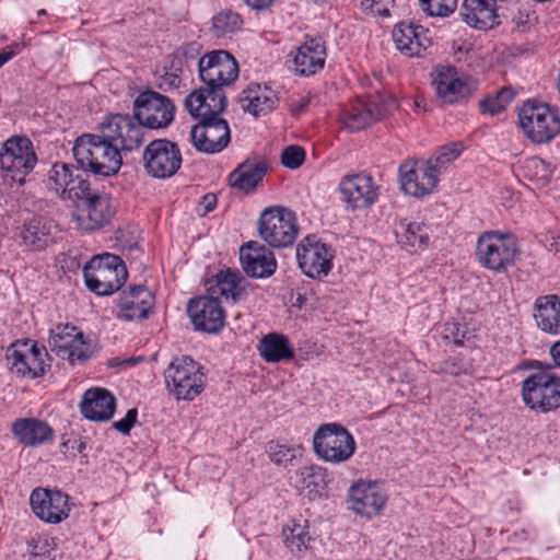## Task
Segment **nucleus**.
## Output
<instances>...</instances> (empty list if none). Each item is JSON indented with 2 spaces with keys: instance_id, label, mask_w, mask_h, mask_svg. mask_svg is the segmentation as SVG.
I'll use <instances>...</instances> for the list:
<instances>
[{
  "instance_id": "50",
  "label": "nucleus",
  "mask_w": 560,
  "mask_h": 560,
  "mask_svg": "<svg viewBox=\"0 0 560 560\" xmlns=\"http://www.w3.org/2000/svg\"><path fill=\"white\" fill-rule=\"evenodd\" d=\"M471 337L472 336L465 324L446 323L443 326L442 338L455 346H464V343L469 341Z\"/></svg>"
},
{
  "instance_id": "39",
  "label": "nucleus",
  "mask_w": 560,
  "mask_h": 560,
  "mask_svg": "<svg viewBox=\"0 0 560 560\" xmlns=\"http://www.w3.org/2000/svg\"><path fill=\"white\" fill-rule=\"evenodd\" d=\"M243 95L244 97H242L241 101H247V104L243 105V108L256 117L273 110L279 101L270 89L267 86L261 89L259 84L248 86L247 90L243 91Z\"/></svg>"
},
{
  "instance_id": "9",
  "label": "nucleus",
  "mask_w": 560,
  "mask_h": 560,
  "mask_svg": "<svg viewBox=\"0 0 560 560\" xmlns=\"http://www.w3.org/2000/svg\"><path fill=\"white\" fill-rule=\"evenodd\" d=\"M72 219L84 231H95L107 224L114 215V209L108 195L86 189L78 199H73Z\"/></svg>"
},
{
  "instance_id": "13",
  "label": "nucleus",
  "mask_w": 560,
  "mask_h": 560,
  "mask_svg": "<svg viewBox=\"0 0 560 560\" xmlns=\"http://www.w3.org/2000/svg\"><path fill=\"white\" fill-rule=\"evenodd\" d=\"M175 106L172 101L155 91L141 92L133 101V118L142 128L160 129L174 119Z\"/></svg>"
},
{
  "instance_id": "35",
  "label": "nucleus",
  "mask_w": 560,
  "mask_h": 560,
  "mask_svg": "<svg viewBox=\"0 0 560 560\" xmlns=\"http://www.w3.org/2000/svg\"><path fill=\"white\" fill-rule=\"evenodd\" d=\"M11 430L21 444L35 446L52 439V429L44 421L36 418L16 419Z\"/></svg>"
},
{
  "instance_id": "3",
  "label": "nucleus",
  "mask_w": 560,
  "mask_h": 560,
  "mask_svg": "<svg viewBox=\"0 0 560 560\" xmlns=\"http://www.w3.org/2000/svg\"><path fill=\"white\" fill-rule=\"evenodd\" d=\"M83 275L89 290L97 295H109L121 288L128 272L120 257L106 253L93 257Z\"/></svg>"
},
{
  "instance_id": "18",
  "label": "nucleus",
  "mask_w": 560,
  "mask_h": 560,
  "mask_svg": "<svg viewBox=\"0 0 560 560\" xmlns=\"http://www.w3.org/2000/svg\"><path fill=\"white\" fill-rule=\"evenodd\" d=\"M339 190L347 207L353 211L370 208L378 196V186L365 173L343 176Z\"/></svg>"
},
{
  "instance_id": "43",
  "label": "nucleus",
  "mask_w": 560,
  "mask_h": 560,
  "mask_svg": "<svg viewBox=\"0 0 560 560\" xmlns=\"http://www.w3.org/2000/svg\"><path fill=\"white\" fill-rule=\"evenodd\" d=\"M200 44L197 42L187 43L180 47H178L171 56H170V70L176 71H185V69H189L191 65L195 62L198 63L199 55H200Z\"/></svg>"
},
{
  "instance_id": "33",
  "label": "nucleus",
  "mask_w": 560,
  "mask_h": 560,
  "mask_svg": "<svg viewBox=\"0 0 560 560\" xmlns=\"http://www.w3.org/2000/svg\"><path fill=\"white\" fill-rule=\"evenodd\" d=\"M326 48L319 37H306V40L298 48L294 57L295 71L301 75H312L324 68Z\"/></svg>"
},
{
  "instance_id": "51",
  "label": "nucleus",
  "mask_w": 560,
  "mask_h": 560,
  "mask_svg": "<svg viewBox=\"0 0 560 560\" xmlns=\"http://www.w3.org/2000/svg\"><path fill=\"white\" fill-rule=\"evenodd\" d=\"M266 452L272 463L279 466H287L295 458V451L284 444L270 441L267 443Z\"/></svg>"
},
{
  "instance_id": "30",
  "label": "nucleus",
  "mask_w": 560,
  "mask_h": 560,
  "mask_svg": "<svg viewBox=\"0 0 560 560\" xmlns=\"http://www.w3.org/2000/svg\"><path fill=\"white\" fill-rule=\"evenodd\" d=\"M119 317L126 320L144 319L153 306V295L143 285L131 287L118 300Z\"/></svg>"
},
{
  "instance_id": "31",
  "label": "nucleus",
  "mask_w": 560,
  "mask_h": 560,
  "mask_svg": "<svg viewBox=\"0 0 560 560\" xmlns=\"http://www.w3.org/2000/svg\"><path fill=\"white\" fill-rule=\"evenodd\" d=\"M116 408L115 397L105 388L88 389L80 404L84 418L93 421L109 420Z\"/></svg>"
},
{
  "instance_id": "19",
  "label": "nucleus",
  "mask_w": 560,
  "mask_h": 560,
  "mask_svg": "<svg viewBox=\"0 0 560 560\" xmlns=\"http://www.w3.org/2000/svg\"><path fill=\"white\" fill-rule=\"evenodd\" d=\"M401 189L412 197L430 195L439 179L424 160L406 161L399 166Z\"/></svg>"
},
{
  "instance_id": "6",
  "label": "nucleus",
  "mask_w": 560,
  "mask_h": 560,
  "mask_svg": "<svg viewBox=\"0 0 560 560\" xmlns=\"http://www.w3.org/2000/svg\"><path fill=\"white\" fill-rule=\"evenodd\" d=\"M191 358L175 359L164 372L166 386L176 399L192 400L201 394L206 376Z\"/></svg>"
},
{
  "instance_id": "11",
  "label": "nucleus",
  "mask_w": 560,
  "mask_h": 560,
  "mask_svg": "<svg viewBox=\"0 0 560 560\" xmlns=\"http://www.w3.org/2000/svg\"><path fill=\"white\" fill-rule=\"evenodd\" d=\"M258 232L260 237L272 247L290 246L298 235L296 218L285 208H268L260 214Z\"/></svg>"
},
{
  "instance_id": "58",
  "label": "nucleus",
  "mask_w": 560,
  "mask_h": 560,
  "mask_svg": "<svg viewBox=\"0 0 560 560\" xmlns=\"http://www.w3.org/2000/svg\"><path fill=\"white\" fill-rule=\"evenodd\" d=\"M217 196L214 194H206L199 202V211L202 210V215H206L215 208Z\"/></svg>"
},
{
  "instance_id": "37",
  "label": "nucleus",
  "mask_w": 560,
  "mask_h": 560,
  "mask_svg": "<svg viewBox=\"0 0 560 560\" xmlns=\"http://www.w3.org/2000/svg\"><path fill=\"white\" fill-rule=\"evenodd\" d=\"M460 15L469 26L479 30L491 28L497 18L493 4L486 0H464Z\"/></svg>"
},
{
  "instance_id": "23",
  "label": "nucleus",
  "mask_w": 560,
  "mask_h": 560,
  "mask_svg": "<svg viewBox=\"0 0 560 560\" xmlns=\"http://www.w3.org/2000/svg\"><path fill=\"white\" fill-rule=\"evenodd\" d=\"M438 98L445 104H453L469 97L475 86L465 78H460L457 69L452 66L439 67L432 81Z\"/></svg>"
},
{
  "instance_id": "60",
  "label": "nucleus",
  "mask_w": 560,
  "mask_h": 560,
  "mask_svg": "<svg viewBox=\"0 0 560 560\" xmlns=\"http://www.w3.org/2000/svg\"><path fill=\"white\" fill-rule=\"evenodd\" d=\"M550 355L556 366L560 368V340L550 347Z\"/></svg>"
},
{
  "instance_id": "42",
  "label": "nucleus",
  "mask_w": 560,
  "mask_h": 560,
  "mask_svg": "<svg viewBox=\"0 0 560 560\" xmlns=\"http://www.w3.org/2000/svg\"><path fill=\"white\" fill-rule=\"evenodd\" d=\"M77 327L69 324H58L50 329L48 338V347L56 355L65 359L67 351L71 348V343L78 337Z\"/></svg>"
},
{
  "instance_id": "44",
  "label": "nucleus",
  "mask_w": 560,
  "mask_h": 560,
  "mask_svg": "<svg viewBox=\"0 0 560 560\" xmlns=\"http://www.w3.org/2000/svg\"><path fill=\"white\" fill-rule=\"evenodd\" d=\"M463 151V144L460 142H453L446 145H442L433 158L424 160L430 165L431 171L435 173L436 178L446 166L456 160Z\"/></svg>"
},
{
  "instance_id": "27",
  "label": "nucleus",
  "mask_w": 560,
  "mask_h": 560,
  "mask_svg": "<svg viewBox=\"0 0 560 560\" xmlns=\"http://www.w3.org/2000/svg\"><path fill=\"white\" fill-rule=\"evenodd\" d=\"M350 509L357 514L372 517L377 515L387 502L383 490L371 483H359L350 488Z\"/></svg>"
},
{
  "instance_id": "14",
  "label": "nucleus",
  "mask_w": 560,
  "mask_h": 560,
  "mask_svg": "<svg viewBox=\"0 0 560 560\" xmlns=\"http://www.w3.org/2000/svg\"><path fill=\"white\" fill-rule=\"evenodd\" d=\"M199 78L203 85L222 89L238 77L236 59L225 50H213L198 60Z\"/></svg>"
},
{
  "instance_id": "16",
  "label": "nucleus",
  "mask_w": 560,
  "mask_h": 560,
  "mask_svg": "<svg viewBox=\"0 0 560 560\" xmlns=\"http://www.w3.org/2000/svg\"><path fill=\"white\" fill-rule=\"evenodd\" d=\"M190 140L192 147L199 152L219 153L231 141L228 121L223 118L199 120L190 129Z\"/></svg>"
},
{
  "instance_id": "4",
  "label": "nucleus",
  "mask_w": 560,
  "mask_h": 560,
  "mask_svg": "<svg viewBox=\"0 0 560 560\" xmlns=\"http://www.w3.org/2000/svg\"><path fill=\"white\" fill-rule=\"evenodd\" d=\"M520 255L516 240L504 233L489 231L482 233L476 244L478 261L487 269L502 272L515 264Z\"/></svg>"
},
{
  "instance_id": "12",
  "label": "nucleus",
  "mask_w": 560,
  "mask_h": 560,
  "mask_svg": "<svg viewBox=\"0 0 560 560\" xmlns=\"http://www.w3.org/2000/svg\"><path fill=\"white\" fill-rule=\"evenodd\" d=\"M142 162L149 176L166 179L178 172L183 156L177 143L168 139H155L144 148Z\"/></svg>"
},
{
  "instance_id": "24",
  "label": "nucleus",
  "mask_w": 560,
  "mask_h": 560,
  "mask_svg": "<svg viewBox=\"0 0 560 560\" xmlns=\"http://www.w3.org/2000/svg\"><path fill=\"white\" fill-rule=\"evenodd\" d=\"M240 260L245 273L252 278H268L277 268L275 255L255 241L241 247Z\"/></svg>"
},
{
  "instance_id": "45",
  "label": "nucleus",
  "mask_w": 560,
  "mask_h": 560,
  "mask_svg": "<svg viewBox=\"0 0 560 560\" xmlns=\"http://www.w3.org/2000/svg\"><path fill=\"white\" fill-rule=\"evenodd\" d=\"M241 15L231 10H223L212 18V31L215 37H225L241 30Z\"/></svg>"
},
{
  "instance_id": "2",
  "label": "nucleus",
  "mask_w": 560,
  "mask_h": 560,
  "mask_svg": "<svg viewBox=\"0 0 560 560\" xmlns=\"http://www.w3.org/2000/svg\"><path fill=\"white\" fill-rule=\"evenodd\" d=\"M37 156L32 141L26 137L14 136L5 140L0 152V170L5 184L23 185L33 171Z\"/></svg>"
},
{
  "instance_id": "26",
  "label": "nucleus",
  "mask_w": 560,
  "mask_h": 560,
  "mask_svg": "<svg viewBox=\"0 0 560 560\" xmlns=\"http://www.w3.org/2000/svg\"><path fill=\"white\" fill-rule=\"evenodd\" d=\"M56 228L57 225L47 218L32 217L19 229L21 244L30 250H43L54 243Z\"/></svg>"
},
{
  "instance_id": "47",
  "label": "nucleus",
  "mask_w": 560,
  "mask_h": 560,
  "mask_svg": "<svg viewBox=\"0 0 560 560\" xmlns=\"http://www.w3.org/2000/svg\"><path fill=\"white\" fill-rule=\"evenodd\" d=\"M30 560H55L50 557L51 551L57 548L55 538L43 536L33 537L27 541Z\"/></svg>"
},
{
  "instance_id": "32",
  "label": "nucleus",
  "mask_w": 560,
  "mask_h": 560,
  "mask_svg": "<svg viewBox=\"0 0 560 560\" xmlns=\"http://www.w3.org/2000/svg\"><path fill=\"white\" fill-rule=\"evenodd\" d=\"M385 107L376 100L358 102L341 113L340 120L350 131H359L381 119Z\"/></svg>"
},
{
  "instance_id": "54",
  "label": "nucleus",
  "mask_w": 560,
  "mask_h": 560,
  "mask_svg": "<svg viewBox=\"0 0 560 560\" xmlns=\"http://www.w3.org/2000/svg\"><path fill=\"white\" fill-rule=\"evenodd\" d=\"M470 368L471 365L464 359L451 358L440 364L438 372L452 376H459L462 374L468 373Z\"/></svg>"
},
{
  "instance_id": "59",
  "label": "nucleus",
  "mask_w": 560,
  "mask_h": 560,
  "mask_svg": "<svg viewBox=\"0 0 560 560\" xmlns=\"http://www.w3.org/2000/svg\"><path fill=\"white\" fill-rule=\"evenodd\" d=\"M249 8L254 10H264L270 7L273 0H243Z\"/></svg>"
},
{
  "instance_id": "17",
  "label": "nucleus",
  "mask_w": 560,
  "mask_h": 560,
  "mask_svg": "<svg viewBox=\"0 0 560 560\" xmlns=\"http://www.w3.org/2000/svg\"><path fill=\"white\" fill-rule=\"evenodd\" d=\"M34 514L48 524H59L69 516V495L60 490L36 488L30 497Z\"/></svg>"
},
{
  "instance_id": "1",
  "label": "nucleus",
  "mask_w": 560,
  "mask_h": 560,
  "mask_svg": "<svg viewBox=\"0 0 560 560\" xmlns=\"http://www.w3.org/2000/svg\"><path fill=\"white\" fill-rule=\"evenodd\" d=\"M72 151L81 170L95 176H113L122 164L120 151L101 132L80 136Z\"/></svg>"
},
{
  "instance_id": "8",
  "label": "nucleus",
  "mask_w": 560,
  "mask_h": 560,
  "mask_svg": "<svg viewBox=\"0 0 560 560\" xmlns=\"http://www.w3.org/2000/svg\"><path fill=\"white\" fill-rule=\"evenodd\" d=\"M520 126L535 143H545L560 131L558 113L547 104L528 101L518 113Z\"/></svg>"
},
{
  "instance_id": "34",
  "label": "nucleus",
  "mask_w": 560,
  "mask_h": 560,
  "mask_svg": "<svg viewBox=\"0 0 560 560\" xmlns=\"http://www.w3.org/2000/svg\"><path fill=\"white\" fill-rule=\"evenodd\" d=\"M534 318L538 328L551 335L560 334V296L542 295L534 303Z\"/></svg>"
},
{
  "instance_id": "7",
  "label": "nucleus",
  "mask_w": 560,
  "mask_h": 560,
  "mask_svg": "<svg viewBox=\"0 0 560 560\" xmlns=\"http://www.w3.org/2000/svg\"><path fill=\"white\" fill-rule=\"evenodd\" d=\"M8 364L12 371L28 378L43 376L50 368V357L45 346L31 339L12 342L5 351Z\"/></svg>"
},
{
  "instance_id": "15",
  "label": "nucleus",
  "mask_w": 560,
  "mask_h": 560,
  "mask_svg": "<svg viewBox=\"0 0 560 560\" xmlns=\"http://www.w3.org/2000/svg\"><path fill=\"white\" fill-rule=\"evenodd\" d=\"M98 131L107 138L119 151L138 149L144 139V129L133 115L115 114L103 121Z\"/></svg>"
},
{
  "instance_id": "20",
  "label": "nucleus",
  "mask_w": 560,
  "mask_h": 560,
  "mask_svg": "<svg viewBox=\"0 0 560 560\" xmlns=\"http://www.w3.org/2000/svg\"><path fill=\"white\" fill-rule=\"evenodd\" d=\"M187 314L196 330L215 334L225 323V312L219 300L212 296L191 299L187 305Z\"/></svg>"
},
{
  "instance_id": "36",
  "label": "nucleus",
  "mask_w": 560,
  "mask_h": 560,
  "mask_svg": "<svg viewBox=\"0 0 560 560\" xmlns=\"http://www.w3.org/2000/svg\"><path fill=\"white\" fill-rule=\"evenodd\" d=\"M293 479V485L299 493L305 494L310 500L319 498L326 485L325 470L316 465L299 468Z\"/></svg>"
},
{
  "instance_id": "5",
  "label": "nucleus",
  "mask_w": 560,
  "mask_h": 560,
  "mask_svg": "<svg viewBox=\"0 0 560 560\" xmlns=\"http://www.w3.org/2000/svg\"><path fill=\"white\" fill-rule=\"evenodd\" d=\"M522 398L532 410L549 412L560 408V376L550 369L528 375L522 383Z\"/></svg>"
},
{
  "instance_id": "48",
  "label": "nucleus",
  "mask_w": 560,
  "mask_h": 560,
  "mask_svg": "<svg viewBox=\"0 0 560 560\" xmlns=\"http://www.w3.org/2000/svg\"><path fill=\"white\" fill-rule=\"evenodd\" d=\"M284 544L293 551L307 549L311 537L305 526L294 524L293 527L283 528Z\"/></svg>"
},
{
  "instance_id": "28",
  "label": "nucleus",
  "mask_w": 560,
  "mask_h": 560,
  "mask_svg": "<svg viewBox=\"0 0 560 560\" xmlns=\"http://www.w3.org/2000/svg\"><path fill=\"white\" fill-rule=\"evenodd\" d=\"M428 31L413 23L400 22L395 25L392 37L396 48L408 57H421L430 46V39L425 36Z\"/></svg>"
},
{
  "instance_id": "53",
  "label": "nucleus",
  "mask_w": 560,
  "mask_h": 560,
  "mask_svg": "<svg viewBox=\"0 0 560 560\" xmlns=\"http://www.w3.org/2000/svg\"><path fill=\"white\" fill-rule=\"evenodd\" d=\"M305 160V151L300 145H289L281 153V163L283 166L295 170L300 167Z\"/></svg>"
},
{
  "instance_id": "63",
  "label": "nucleus",
  "mask_w": 560,
  "mask_h": 560,
  "mask_svg": "<svg viewBox=\"0 0 560 560\" xmlns=\"http://www.w3.org/2000/svg\"><path fill=\"white\" fill-rule=\"evenodd\" d=\"M305 303H306L305 295L298 292V296H296L294 305L301 308L305 305Z\"/></svg>"
},
{
  "instance_id": "57",
  "label": "nucleus",
  "mask_w": 560,
  "mask_h": 560,
  "mask_svg": "<svg viewBox=\"0 0 560 560\" xmlns=\"http://www.w3.org/2000/svg\"><path fill=\"white\" fill-rule=\"evenodd\" d=\"M182 74H183V71L175 72L174 70H170V65H168L167 67H165V73L162 77L163 82L161 83V86L167 85L170 89L178 88L182 83V78H180Z\"/></svg>"
},
{
  "instance_id": "22",
  "label": "nucleus",
  "mask_w": 560,
  "mask_h": 560,
  "mask_svg": "<svg viewBox=\"0 0 560 560\" xmlns=\"http://www.w3.org/2000/svg\"><path fill=\"white\" fill-rule=\"evenodd\" d=\"M88 184V179L82 177L78 168L66 163H56L48 172L47 187L66 201L78 199Z\"/></svg>"
},
{
  "instance_id": "52",
  "label": "nucleus",
  "mask_w": 560,
  "mask_h": 560,
  "mask_svg": "<svg viewBox=\"0 0 560 560\" xmlns=\"http://www.w3.org/2000/svg\"><path fill=\"white\" fill-rule=\"evenodd\" d=\"M422 10L431 16H447L457 5V0H420Z\"/></svg>"
},
{
  "instance_id": "49",
  "label": "nucleus",
  "mask_w": 560,
  "mask_h": 560,
  "mask_svg": "<svg viewBox=\"0 0 560 560\" xmlns=\"http://www.w3.org/2000/svg\"><path fill=\"white\" fill-rule=\"evenodd\" d=\"M92 355V348L90 342L84 339L83 332L78 334V337L71 343V348L67 351L65 359L71 364L75 362L83 363Z\"/></svg>"
},
{
  "instance_id": "41",
  "label": "nucleus",
  "mask_w": 560,
  "mask_h": 560,
  "mask_svg": "<svg viewBox=\"0 0 560 560\" xmlns=\"http://www.w3.org/2000/svg\"><path fill=\"white\" fill-rule=\"evenodd\" d=\"M396 232L398 244L408 252L424 249L429 244V234L424 224L419 222H401Z\"/></svg>"
},
{
  "instance_id": "38",
  "label": "nucleus",
  "mask_w": 560,
  "mask_h": 560,
  "mask_svg": "<svg viewBox=\"0 0 560 560\" xmlns=\"http://www.w3.org/2000/svg\"><path fill=\"white\" fill-rule=\"evenodd\" d=\"M258 351L266 362H280L294 358V349L288 337L277 332L264 336L259 341Z\"/></svg>"
},
{
  "instance_id": "64",
  "label": "nucleus",
  "mask_w": 560,
  "mask_h": 560,
  "mask_svg": "<svg viewBox=\"0 0 560 560\" xmlns=\"http://www.w3.org/2000/svg\"><path fill=\"white\" fill-rule=\"evenodd\" d=\"M529 165H532L533 167H536V168H537V167H544V166H545V164H544L542 160L537 159V158L532 159V160L529 161Z\"/></svg>"
},
{
  "instance_id": "61",
  "label": "nucleus",
  "mask_w": 560,
  "mask_h": 560,
  "mask_svg": "<svg viewBox=\"0 0 560 560\" xmlns=\"http://www.w3.org/2000/svg\"><path fill=\"white\" fill-rule=\"evenodd\" d=\"M136 362V359L129 358L126 360H120L119 358H113L108 361V365L110 368H116L119 365H132Z\"/></svg>"
},
{
  "instance_id": "40",
  "label": "nucleus",
  "mask_w": 560,
  "mask_h": 560,
  "mask_svg": "<svg viewBox=\"0 0 560 560\" xmlns=\"http://www.w3.org/2000/svg\"><path fill=\"white\" fill-rule=\"evenodd\" d=\"M214 278L218 289L217 292L221 296H224L226 300L231 299L233 302H237L242 299L247 281L238 270L228 268L218 272ZM210 290L215 293L213 288H210Z\"/></svg>"
},
{
  "instance_id": "55",
  "label": "nucleus",
  "mask_w": 560,
  "mask_h": 560,
  "mask_svg": "<svg viewBox=\"0 0 560 560\" xmlns=\"http://www.w3.org/2000/svg\"><path fill=\"white\" fill-rule=\"evenodd\" d=\"M393 0H362L361 8L363 11L380 16L389 15V4Z\"/></svg>"
},
{
  "instance_id": "46",
  "label": "nucleus",
  "mask_w": 560,
  "mask_h": 560,
  "mask_svg": "<svg viewBox=\"0 0 560 560\" xmlns=\"http://www.w3.org/2000/svg\"><path fill=\"white\" fill-rule=\"evenodd\" d=\"M514 92L510 88L501 89L494 95L485 97L479 102V106L483 113L495 115L505 109L512 102Z\"/></svg>"
},
{
  "instance_id": "62",
  "label": "nucleus",
  "mask_w": 560,
  "mask_h": 560,
  "mask_svg": "<svg viewBox=\"0 0 560 560\" xmlns=\"http://www.w3.org/2000/svg\"><path fill=\"white\" fill-rule=\"evenodd\" d=\"M14 52L10 51H1L0 52V67H2L7 61H9L13 57Z\"/></svg>"
},
{
  "instance_id": "10",
  "label": "nucleus",
  "mask_w": 560,
  "mask_h": 560,
  "mask_svg": "<svg viewBox=\"0 0 560 560\" xmlns=\"http://www.w3.org/2000/svg\"><path fill=\"white\" fill-rule=\"evenodd\" d=\"M315 453L326 462L342 463L355 451V442L349 431L339 423L323 424L313 438Z\"/></svg>"
},
{
  "instance_id": "21",
  "label": "nucleus",
  "mask_w": 560,
  "mask_h": 560,
  "mask_svg": "<svg viewBox=\"0 0 560 560\" xmlns=\"http://www.w3.org/2000/svg\"><path fill=\"white\" fill-rule=\"evenodd\" d=\"M226 104V95L222 89H211L207 85L192 91L185 100L187 112L199 120L221 118L220 114Z\"/></svg>"
},
{
  "instance_id": "29",
  "label": "nucleus",
  "mask_w": 560,
  "mask_h": 560,
  "mask_svg": "<svg viewBox=\"0 0 560 560\" xmlns=\"http://www.w3.org/2000/svg\"><path fill=\"white\" fill-rule=\"evenodd\" d=\"M268 170L269 163L266 159H246L229 175V184L235 189L252 191L262 180Z\"/></svg>"
},
{
  "instance_id": "25",
  "label": "nucleus",
  "mask_w": 560,
  "mask_h": 560,
  "mask_svg": "<svg viewBox=\"0 0 560 560\" xmlns=\"http://www.w3.org/2000/svg\"><path fill=\"white\" fill-rule=\"evenodd\" d=\"M296 258L300 268L310 278L327 276L331 269L332 254L324 243L299 244Z\"/></svg>"
},
{
  "instance_id": "56",
  "label": "nucleus",
  "mask_w": 560,
  "mask_h": 560,
  "mask_svg": "<svg viewBox=\"0 0 560 560\" xmlns=\"http://www.w3.org/2000/svg\"><path fill=\"white\" fill-rule=\"evenodd\" d=\"M137 416H138L137 409L131 408L127 411L126 416L122 419L114 422L113 427L120 433L127 435L130 433L131 429L133 428L135 423L137 422Z\"/></svg>"
}]
</instances>
